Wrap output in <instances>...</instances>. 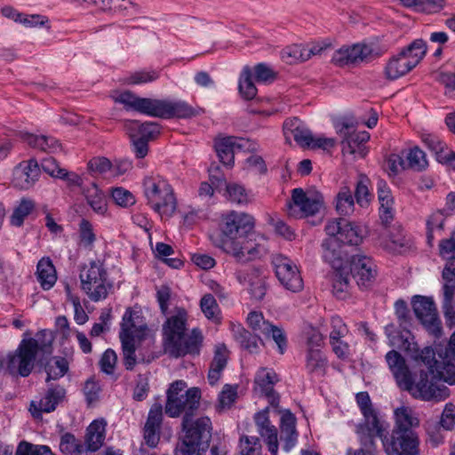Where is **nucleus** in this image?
<instances>
[{
  "label": "nucleus",
  "instance_id": "nucleus-7",
  "mask_svg": "<svg viewBox=\"0 0 455 455\" xmlns=\"http://www.w3.org/2000/svg\"><path fill=\"white\" fill-rule=\"evenodd\" d=\"M333 125L340 138L344 155H350L355 158H363L367 156L370 134L366 131H361L356 121L352 117L343 116L337 119Z\"/></svg>",
  "mask_w": 455,
  "mask_h": 455
},
{
  "label": "nucleus",
  "instance_id": "nucleus-64",
  "mask_svg": "<svg viewBox=\"0 0 455 455\" xmlns=\"http://www.w3.org/2000/svg\"><path fill=\"white\" fill-rule=\"evenodd\" d=\"M112 198L118 205L123 207L131 206L135 203L133 195L123 188H113Z\"/></svg>",
  "mask_w": 455,
  "mask_h": 455
},
{
  "label": "nucleus",
  "instance_id": "nucleus-45",
  "mask_svg": "<svg viewBox=\"0 0 455 455\" xmlns=\"http://www.w3.org/2000/svg\"><path fill=\"white\" fill-rule=\"evenodd\" d=\"M388 428L389 424L386 420L379 419L375 411L371 410V434L374 433L381 440L384 449L386 441L391 443L393 440V432L389 435Z\"/></svg>",
  "mask_w": 455,
  "mask_h": 455
},
{
  "label": "nucleus",
  "instance_id": "nucleus-10",
  "mask_svg": "<svg viewBox=\"0 0 455 455\" xmlns=\"http://www.w3.org/2000/svg\"><path fill=\"white\" fill-rule=\"evenodd\" d=\"M427 44L422 39H416L397 55L393 56L385 67L387 79H397L413 69L424 58Z\"/></svg>",
  "mask_w": 455,
  "mask_h": 455
},
{
  "label": "nucleus",
  "instance_id": "nucleus-52",
  "mask_svg": "<svg viewBox=\"0 0 455 455\" xmlns=\"http://www.w3.org/2000/svg\"><path fill=\"white\" fill-rule=\"evenodd\" d=\"M263 336L267 339L271 338L275 343L278 352L281 355L284 354L287 349L288 341L286 334L282 328L273 324Z\"/></svg>",
  "mask_w": 455,
  "mask_h": 455
},
{
  "label": "nucleus",
  "instance_id": "nucleus-4",
  "mask_svg": "<svg viewBox=\"0 0 455 455\" xmlns=\"http://www.w3.org/2000/svg\"><path fill=\"white\" fill-rule=\"evenodd\" d=\"M115 102L123 104L127 110L159 118H190L200 114V110L182 100L172 101L150 98H140L130 91L112 96Z\"/></svg>",
  "mask_w": 455,
  "mask_h": 455
},
{
  "label": "nucleus",
  "instance_id": "nucleus-38",
  "mask_svg": "<svg viewBox=\"0 0 455 455\" xmlns=\"http://www.w3.org/2000/svg\"><path fill=\"white\" fill-rule=\"evenodd\" d=\"M84 194L88 204L98 214H104L107 211V201L103 193L94 184L84 189Z\"/></svg>",
  "mask_w": 455,
  "mask_h": 455
},
{
  "label": "nucleus",
  "instance_id": "nucleus-42",
  "mask_svg": "<svg viewBox=\"0 0 455 455\" xmlns=\"http://www.w3.org/2000/svg\"><path fill=\"white\" fill-rule=\"evenodd\" d=\"M332 292L339 298L343 299L347 291L349 282L348 269L333 271L331 273Z\"/></svg>",
  "mask_w": 455,
  "mask_h": 455
},
{
  "label": "nucleus",
  "instance_id": "nucleus-63",
  "mask_svg": "<svg viewBox=\"0 0 455 455\" xmlns=\"http://www.w3.org/2000/svg\"><path fill=\"white\" fill-rule=\"evenodd\" d=\"M423 142L432 152L435 153L437 160L448 148L443 141L432 134L425 135L423 137Z\"/></svg>",
  "mask_w": 455,
  "mask_h": 455
},
{
  "label": "nucleus",
  "instance_id": "nucleus-23",
  "mask_svg": "<svg viewBox=\"0 0 455 455\" xmlns=\"http://www.w3.org/2000/svg\"><path fill=\"white\" fill-rule=\"evenodd\" d=\"M277 381L278 377L272 369L261 368L255 375V392L267 396L273 406H277L279 403V396L274 391V385Z\"/></svg>",
  "mask_w": 455,
  "mask_h": 455
},
{
  "label": "nucleus",
  "instance_id": "nucleus-14",
  "mask_svg": "<svg viewBox=\"0 0 455 455\" xmlns=\"http://www.w3.org/2000/svg\"><path fill=\"white\" fill-rule=\"evenodd\" d=\"M289 203V214L294 218L314 216L323 206V196L319 194L305 193L302 188H294Z\"/></svg>",
  "mask_w": 455,
  "mask_h": 455
},
{
  "label": "nucleus",
  "instance_id": "nucleus-54",
  "mask_svg": "<svg viewBox=\"0 0 455 455\" xmlns=\"http://www.w3.org/2000/svg\"><path fill=\"white\" fill-rule=\"evenodd\" d=\"M241 455H261V443L256 436H242L240 439Z\"/></svg>",
  "mask_w": 455,
  "mask_h": 455
},
{
  "label": "nucleus",
  "instance_id": "nucleus-30",
  "mask_svg": "<svg viewBox=\"0 0 455 455\" xmlns=\"http://www.w3.org/2000/svg\"><path fill=\"white\" fill-rule=\"evenodd\" d=\"M106 423L103 419L92 421L87 428L85 449L88 450V455H92L103 444L105 440Z\"/></svg>",
  "mask_w": 455,
  "mask_h": 455
},
{
  "label": "nucleus",
  "instance_id": "nucleus-56",
  "mask_svg": "<svg viewBox=\"0 0 455 455\" xmlns=\"http://www.w3.org/2000/svg\"><path fill=\"white\" fill-rule=\"evenodd\" d=\"M406 158L408 166L413 170L421 171L427 165L425 153L418 147L410 149Z\"/></svg>",
  "mask_w": 455,
  "mask_h": 455
},
{
  "label": "nucleus",
  "instance_id": "nucleus-25",
  "mask_svg": "<svg viewBox=\"0 0 455 455\" xmlns=\"http://www.w3.org/2000/svg\"><path fill=\"white\" fill-rule=\"evenodd\" d=\"M283 127L286 140L291 136L302 148H309V145L312 144V132L299 118L293 117L285 120Z\"/></svg>",
  "mask_w": 455,
  "mask_h": 455
},
{
  "label": "nucleus",
  "instance_id": "nucleus-28",
  "mask_svg": "<svg viewBox=\"0 0 455 455\" xmlns=\"http://www.w3.org/2000/svg\"><path fill=\"white\" fill-rule=\"evenodd\" d=\"M80 4L94 6L103 12L125 13L136 5L130 0H73Z\"/></svg>",
  "mask_w": 455,
  "mask_h": 455
},
{
  "label": "nucleus",
  "instance_id": "nucleus-41",
  "mask_svg": "<svg viewBox=\"0 0 455 455\" xmlns=\"http://www.w3.org/2000/svg\"><path fill=\"white\" fill-rule=\"evenodd\" d=\"M238 89L241 96L246 100H252L257 95V88L252 81L251 69L247 67L241 73Z\"/></svg>",
  "mask_w": 455,
  "mask_h": 455
},
{
  "label": "nucleus",
  "instance_id": "nucleus-8",
  "mask_svg": "<svg viewBox=\"0 0 455 455\" xmlns=\"http://www.w3.org/2000/svg\"><path fill=\"white\" fill-rule=\"evenodd\" d=\"M184 380H176L171 384L167 390L165 413L171 418H178L181 413H191L199 406L201 393L199 388L187 389Z\"/></svg>",
  "mask_w": 455,
  "mask_h": 455
},
{
  "label": "nucleus",
  "instance_id": "nucleus-24",
  "mask_svg": "<svg viewBox=\"0 0 455 455\" xmlns=\"http://www.w3.org/2000/svg\"><path fill=\"white\" fill-rule=\"evenodd\" d=\"M40 168L36 160L20 163L13 172V185L20 189H28L38 180Z\"/></svg>",
  "mask_w": 455,
  "mask_h": 455
},
{
  "label": "nucleus",
  "instance_id": "nucleus-15",
  "mask_svg": "<svg viewBox=\"0 0 455 455\" xmlns=\"http://www.w3.org/2000/svg\"><path fill=\"white\" fill-rule=\"evenodd\" d=\"M272 263L275 275L281 284L293 292L299 291L303 287V281L297 266L283 255L273 257Z\"/></svg>",
  "mask_w": 455,
  "mask_h": 455
},
{
  "label": "nucleus",
  "instance_id": "nucleus-19",
  "mask_svg": "<svg viewBox=\"0 0 455 455\" xmlns=\"http://www.w3.org/2000/svg\"><path fill=\"white\" fill-rule=\"evenodd\" d=\"M369 54L370 48L366 43L343 45L334 52L331 62L340 68L354 66L361 63Z\"/></svg>",
  "mask_w": 455,
  "mask_h": 455
},
{
  "label": "nucleus",
  "instance_id": "nucleus-1",
  "mask_svg": "<svg viewBox=\"0 0 455 455\" xmlns=\"http://www.w3.org/2000/svg\"><path fill=\"white\" fill-rule=\"evenodd\" d=\"M402 348L420 369L419 376H412L404 358L395 350L389 351L386 360L398 387L423 401L445 399L449 395L448 389L437 386L436 380L455 384V360L436 359L431 347L420 349L413 338H405Z\"/></svg>",
  "mask_w": 455,
  "mask_h": 455
},
{
  "label": "nucleus",
  "instance_id": "nucleus-60",
  "mask_svg": "<svg viewBox=\"0 0 455 455\" xmlns=\"http://www.w3.org/2000/svg\"><path fill=\"white\" fill-rule=\"evenodd\" d=\"M435 79L445 88L446 95L455 92V70H440L435 74Z\"/></svg>",
  "mask_w": 455,
  "mask_h": 455
},
{
  "label": "nucleus",
  "instance_id": "nucleus-58",
  "mask_svg": "<svg viewBox=\"0 0 455 455\" xmlns=\"http://www.w3.org/2000/svg\"><path fill=\"white\" fill-rule=\"evenodd\" d=\"M226 191L228 200L232 203L243 204L249 201L245 188L242 185L229 183L227 185Z\"/></svg>",
  "mask_w": 455,
  "mask_h": 455
},
{
  "label": "nucleus",
  "instance_id": "nucleus-40",
  "mask_svg": "<svg viewBox=\"0 0 455 455\" xmlns=\"http://www.w3.org/2000/svg\"><path fill=\"white\" fill-rule=\"evenodd\" d=\"M200 308L208 320L214 323L220 321V308L212 293H206L201 298Z\"/></svg>",
  "mask_w": 455,
  "mask_h": 455
},
{
  "label": "nucleus",
  "instance_id": "nucleus-39",
  "mask_svg": "<svg viewBox=\"0 0 455 455\" xmlns=\"http://www.w3.org/2000/svg\"><path fill=\"white\" fill-rule=\"evenodd\" d=\"M60 450L67 455H88V450L82 442L69 433L61 435Z\"/></svg>",
  "mask_w": 455,
  "mask_h": 455
},
{
  "label": "nucleus",
  "instance_id": "nucleus-55",
  "mask_svg": "<svg viewBox=\"0 0 455 455\" xmlns=\"http://www.w3.org/2000/svg\"><path fill=\"white\" fill-rule=\"evenodd\" d=\"M403 158L396 154H391L382 163V169L388 176H395L405 168Z\"/></svg>",
  "mask_w": 455,
  "mask_h": 455
},
{
  "label": "nucleus",
  "instance_id": "nucleus-29",
  "mask_svg": "<svg viewBox=\"0 0 455 455\" xmlns=\"http://www.w3.org/2000/svg\"><path fill=\"white\" fill-rule=\"evenodd\" d=\"M228 359V350L224 344L215 346L214 356L212 361L208 380L211 385H215L220 379L221 372L225 369Z\"/></svg>",
  "mask_w": 455,
  "mask_h": 455
},
{
  "label": "nucleus",
  "instance_id": "nucleus-3",
  "mask_svg": "<svg viewBox=\"0 0 455 455\" xmlns=\"http://www.w3.org/2000/svg\"><path fill=\"white\" fill-rule=\"evenodd\" d=\"M188 315L182 307H176L163 324L164 351L178 358L189 355H198L204 336L198 328L187 333Z\"/></svg>",
  "mask_w": 455,
  "mask_h": 455
},
{
  "label": "nucleus",
  "instance_id": "nucleus-27",
  "mask_svg": "<svg viewBox=\"0 0 455 455\" xmlns=\"http://www.w3.org/2000/svg\"><path fill=\"white\" fill-rule=\"evenodd\" d=\"M350 272L362 290L367 291L370 288V258L361 254L354 255Z\"/></svg>",
  "mask_w": 455,
  "mask_h": 455
},
{
  "label": "nucleus",
  "instance_id": "nucleus-11",
  "mask_svg": "<svg viewBox=\"0 0 455 455\" xmlns=\"http://www.w3.org/2000/svg\"><path fill=\"white\" fill-rule=\"evenodd\" d=\"M79 278L82 290L95 302L106 299L112 288L107 271L99 260L84 266L80 271Z\"/></svg>",
  "mask_w": 455,
  "mask_h": 455
},
{
  "label": "nucleus",
  "instance_id": "nucleus-34",
  "mask_svg": "<svg viewBox=\"0 0 455 455\" xmlns=\"http://www.w3.org/2000/svg\"><path fill=\"white\" fill-rule=\"evenodd\" d=\"M231 331L234 339L240 344L241 347L250 353L259 351L258 336L252 335L240 324H232Z\"/></svg>",
  "mask_w": 455,
  "mask_h": 455
},
{
  "label": "nucleus",
  "instance_id": "nucleus-22",
  "mask_svg": "<svg viewBox=\"0 0 455 455\" xmlns=\"http://www.w3.org/2000/svg\"><path fill=\"white\" fill-rule=\"evenodd\" d=\"M257 431L264 439L271 455L278 452V434L276 427L271 424L268 417V410L265 409L254 415Z\"/></svg>",
  "mask_w": 455,
  "mask_h": 455
},
{
  "label": "nucleus",
  "instance_id": "nucleus-35",
  "mask_svg": "<svg viewBox=\"0 0 455 455\" xmlns=\"http://www.w3.org/2000/svg\"><path fill=\"white\" fill-rule=\"evenodd\" d=\"M327 367V359L319 348L307 349L306 368L315 376H323Z\"/></svg>",
  "mask_w": 455,
  "mask_h": 455
},
{
  "label": "nucleus",
  "instance_id": "nucleus-61",
  "mask_svg": "<svg viewBox=\"0 0 455 455\" xmlns=\"http://www.w3.org/2000/svg\"><path fill=\"white\" fill-rule=\"evenodd\" d=\"M15 455H54L49 447L44 445H33L28 443H21L18 446Z\"/></svg>",
  "mask_w": 455,
  "mask_h": 455
},
{
  "label": "nucleus",
  "instance_id": "nucleus-48",
  "mask_svg": "<svg viewBox=\"0 0 455 455\" xmlns=\"http://www.w3.org/2000/svg\"><path fill=\"white\" fill-rule=\"evenodd\" d=\"M247 323L249 327L256 333V335H263L273 325L272 323L266 320L260 312L252 311L247 316Z\"/></svg>",
  "mask_w": 455,
  "mask_h": 455
},
{
  "label": "nucleus",
  "instance_id": "nucleus-2",
  "mask_svg": "<svg viewBox=\"0 0 455 455\" xmlns=\"http://www.w3.org/2000/svg\"><path fill=\"white\" fill-rule=\"evenodd\" d=\"M253 228L252 216L232 211L222 217V237L216 245L240 263L259 258L266 251V239L263 235L252 232Z\"/></svg>",
  "mask_w": 455,
  "mask_h": 455
},
{
  "label": "nucleus",
  "instance_id": "nucleus-6",
  "mask_svg": "<svg viewBox=\"0 0 455 455\" xmlns=\"http://www.w3.org/2000/svg\"><path fill=\"white\" fill-rule=\"evenodd\" d=\"M395 419L393 440L385 444L387 455H419V439L413 429L419 426V419L405 407L395 411Z\"/></svg>",
  "mask_w": 455,
  "mask_h": 455
},
{
  "label": "nucleus",
  "instance_id": "nucleus-21",
  "mask_svg": "<svg viewBox=\"0 0 455 455\" xmlns=\"http://www.w3.org/2000/svg\"><path fill=\"white\" fill-rule=\"evenodd\" d=\"M376 191L379 204V220L384 226H387V224H390L393 221L395 215V199L393 193L387 182L382 179L378 180L376 183Z\"/></svg>",
  "mask_w": 455,
  "mask_h": 455
},
{
  "label": "nucleus",
  "instance_id": "nucleus-31",
  "mask_svg": "<svg viewBox=\"0 0 455 455\" xmlns=\"http://www.w3.org/2000/svg\"><path fill=\"white\" fill-rule=\"evenodd\" d=\"M355 399L364 417V422L357 425L356 433L361 442L366 443L370 437V425L368 421L370 417V396L367 392H360L356 394Z\"/></svg>",
  "mask_w": 455,
  "mask_h": 455
},
{
  "label": "nucleus",
  "instance_id": "nucleus-17",
  "mask_svg": "<svg viewBox=\"0 0 455 455\" xmlns=\"http://www.w3.org/2000/svg\"><path fill=\"white\" fill-rule=\"evenodd\" d=\"M327 235H333L342 244L358 245L362 241V235L358 227L352 225L345 219H334L327 222L324 228Z\"/></svg>",
  "mask_w": 455,
  "mask_h": 455
},
{
  "label": "nucleus",
  "instance_id": "nucleus-53",
  "mask_svg": "<svg viewBox=\"0 0 455 455\" xmlns=\"http://www.w3.org/2000/svg\"><path fill=\"white\" fill-rule=\"evenodd\" d=\"M282 58L289 63L306 61L308 60V53L306 52L305 45L295 44L284 49L282 52Z\"/></svg>",
  "mask_w": 455,
  "mask_h": 455
},
{
  "label": "nucleus",
  "instance_id": "nucleus-18",
  "mask_svg": "<svg viewBox=\"0 0 455 455\" xmlns=\"http://www.w3.org/2000/svg\"><path fill=\"white\" fill-rule=\"evenodd\" d=\"M322 243L323 259L333 271L348 269V256L343 244L333 235H327Z\"/></svg>",
  "mask_w": 455,
  "mask_h": 455
},
{
  "label": "nucleus",
  "instance_id": "nucleus-59",
  "mask_svg": "<svg viewBox=\"0 0 455 455\" xmlns=\"http://www.w3.org/2000/svg\"><path fill=\"white\" fill-rule=\"evenodd\" d=\"M163 422V406L159 403H154L149 409L148 418L145 423L146 427L161 430Z\"/></svg>",
  "mask_w": 455,
  "mask_h": 455
},
{
  "label": "nucleus",
  "instance_id": "nucleus-62",
  "mask_svg": "<svg viewBox=\"0 0 455 455\" xmlns=\"http://www.w3.org/2000/svg\"><path fill=\"white\" fill-rule=\"evenodd\" d=\"M440 256L449 261L455 260V231L450 238L443 239L439 243Z\"/></svg>",
  "mask_w": 455,
  "mask_h": 455
},
{
  "label": "nucleus",
  "instance_id": "nucleus-51",
  "mask_svg": "<svg viewBox=\"0 0 455 455\" xmlns=\"http://www.w3.org/2000/svg\"><path fill=\"white\" fill-rule=\"evenodd\" d=\"M35 204L33 201L22 199L19 205L14 209L12 215V224L20 227L23 224L25 218L32 212Z\"/></svg>",
  "mask_w": 455,
  "mask_h": 455
},
{
  "label": "nucleus",
  "instance_id": "nucleus-26",
  "mask_svg": "<svg viewBox=\"0 0 455 455\" xmlns=\"http://www.w3.org/2000/svg\"><path fill=\"white\" fill-rule=\"evenodd\" d=\"M298 433L296 430V418L290 411H286L282 415L280 425V441L283 449L290 451L296 444Z\"/></svg>",
  "mask_w": 455,
  "mask_h": 455
},
{
  "label": "nucleus",
  "instance_id": "nucleus-49",
  "mask_svg": "<svg viewBox=\"0 0 455 455\" xmlns=\"http://www.w3.org/2000/svg\"><path fill=\"white\" fill-rule=\"evenodd\" d=\"M159 77V71L156 69H141L132 73L124 78L127 84H140L156 81Z\"/></svg>",
  "mask_w": 455,
  "mask_h": 455
},
{
  "label": "nucleus",
  "instance_id": "nucleus-37",
  "mask_svg": "<svg viewBox=\"0 0 455 455\" xmlns=\"http://www.w3.org/2000/svg\"><path fill=\"white\" fill-rule=\"evenodd\" d=\"M140 315L137 312L127 309L121 323L120 339H134L136 333L140 330L139 324Z\"/></svg>",
  "mask_w": 455,
  "mask_h": 455
},
{
  "label": "nucleus",
  "instance_id": "nucleus-13",
  "mask_svg": "<svg viewBox=\"0 0 455 455\" xmlns=\"http://www.w3.org/2000/svg\"><path fill=\"white\" fill-rule=\"evenodd\" d=\"M379 246L395 253H404L411 248V242L402 233L400 227L384 226L381 222L372 234Z\"/></svg>",
  "mask_w": 455,
  "mask_h": 455
},
{
  "label": "nucleus",
  "instance_id": "nucleus-16",
  "mask_svg": "<svg viewBox=\"0 0 455 455\" xmlns=\"http://www.w3.org/2000/svg\"><path fill=\"white\" fill-rule=\"evenodd\" d=\"M214 148L220 161L226 166L232 167L235 161V152L246 148L255 150L256 147L250 140L237 137H223L216 139Z\"/></svg>",
  "mask_w": 455,
  "mask_h": 455
},
{
  "label": "nucleus",
  "instance_id": "nucleus-20",
  "mask_svg": "<svg viewBox=\"0 0 455 455\" xmlns=\"http://www.w3.org/2000/svg\"><path fill=\"white\" fill-rule=\"evenodd\" d=\"M66 396V390L60 385L49 387L44 396L40 401H32L29 411L36 419H40L43 412H52L55 411L59 403H62Z\"/></svg>",
  "mask_w": 455,
  "mask_h": 455
},
{
  "label": "nucleus",
  "instance_id": "nucleus-43",
  "mask_svg": "<svg viewBox=\"0 0 455 455\" xmlns=\"http://www.w3.org/2000/svg\"><path fill=\"white\" fill-rule=\"evenodd\" d=\"M68 370V364L63 357H53L45 365L47 373L46 382L63 377Z\"/></svg>",
  "mask_w": 455,
  "mask_h": 455
},
{
  "label": "nucleus",
  "instance_id": "nucleus-5",
  "mask_svg": "<svg viewBox=\"0 0 455 455\" xmlns=\"http://www.w3.org/2000/svg\"><path fill=\"white\" fill-rule=\"evenodd\" d=\"M52 341V333L47 331L38 332L36 339L24 338L14 352L0 359V367H5L12 376L28 377L34 369L38 353H51Z\"/></svg>",
  "mask_w": 455,
  "mask_h": 455
},
{
  "label": "nucleus",
  "instance_id": "nucleus-36",
  "mask_svg": "<svg viewBox=\"0 0 455 455\" xmlns=\"http://www.w3.org/2000/svg\"><path fill=\"white\" fill-rule=\"evenodd\" d=\"M23 140L32 148L47 153H55L60 149V144L52 137L44 135L37 136L26 133Z\"/></svg>",
  "mask_w": 455,
  "mask_h": 455
},
{
  "label": "nucleus",
  "instance_id": "nucleus-9",
  "mask_svg": "<svg viewBox=\"0 0 455 455\" xmlns=\"http://www.w3.org/2000/svg\"><path fill=\"white\" fill-rule=\"evenodd\" d=\"M144 193L148 204L159 214L171 216L177 207L173 188L162 177H148L144 180Z\"/></svg>",
  "mask_w": 455,
  "mask_h": 455
},
{
  "label": "nucleus",
  "instance_id": "nucleus-32",
  "mask_svg": "<svg viewBox=\"0 0 455 455\" xmlns=\"http://www.w3.org/2000/svg\"><path fill=\"white\" fill-rule=\"evenodd\" d=\"M37 280L44 290H50L57 281L55 267L49 258H43L36 267Z\"/></svg>",
  "mask_w": 455,
  "mask_h": 455
},
{
  "label": "nucleus",
  "instance_id": "nucleus-12",
  "mask_svg": "<svg viewBox=\"0 0 455 455\" xmlns=\"http://www.w3.org/2000/svg\"><path fill=\"white\" fill-rule=\"evenodd\" d=\"M411 304L416 317L425 329L434 337L440 338L443 329L434 300L431 298L416 295L412 298Z\"/></svg>",
  "mask_w": 455,
  "mask_h": 455
},
{
  "label": "nucleus",
  "instance_id": "nucleus-44",
  "mask_svg": "<svg viewBox=\"0 0 455 455\" xmlns=\"http://www.w3.org/2000/svg\"><path fill=\"white\" fill-rule=\"evenodd\" d=\"M355 203L348 188H343L336 196V211L339 215L347 216L354 212Z\"/></svg>",
  "mask_w": 455,
  "mask_h": 455
},
{
  "label": "nucleus",
  "instance_id": "nucleus-57",
  "mask_svg": "<svg viewBox=\"0 0 455 455\" xmlns=\"http://www.w3.org/2000/svg\"><path fill=\"white\" fill-rule=\"evenodd\" d=\"M122 343L124 364L126 370L132 371L136 365L134 339H120Z\"/></svg>",
  "mask_w": 455,
  "mask_h": 455
},
{
  "label": "nucleus",
  "instance_id": "nucleus-33",
  "mask_svg": "<svg viewBox=\"0 0 455 455\" xmlns=\"http://www.w3.org/2000/svg\"><path fill=\"white\" fill-rule=\"evenodd\" d=\"M125 127L129 133L134 132L136 137L146 141L156 139L160 133L159 125L152 122L141 124L139 121L131 120L126 123Z\"/></svg>",
  "mask_w": 455,
  "mask_h": 455
},
{
  "label": "nucleus",
  "instance_id": "nucleus-46",
  "mask_svg": "<svg viewBox=\"0 0 455 455\" xmlns=\"http://www.w3.org/2000/svg\"><path fill=\"white\" fill-rule=\"evenodd\" d=\"M370 179L366 174H359L356 184H355V197L356 200V203L361 207H368L370 205Z\"/></svg>",
  "mask_w": 455,
  "mask_h": 455
},
{
  "label": "nucleus",
  "instance_id": "nucleus-50",
  "mask_svg": "<svg viewBox=\"0 0 455 455\" xmlns=\"http://www.w3.org/2000/svg\"><path fill=\"white\" fill-rule=\"evenodd\" d=\"M393 40L390 36L382 35L371 38V59L379 58L390 49Z\"/></svg>",
  "mask_w": 455,
  "mask_h": 455
},
{
  "label": "nucleus",
  "instance_id": "nucleus-47",
  "mask_svg": "<svg viewBox=\"0 0 455 455\" xmlns=\"http://www.w3.org/2000/svg\"><path fill=\"white\" fill-rule=\"evenodd\" d=\"M444 283L443 285V299L453 298L455 294V267L452 263H447L442 273Z\"/></svg>",
  "mask_w": 455,
  "mask_h": 455
}]
</instances>
